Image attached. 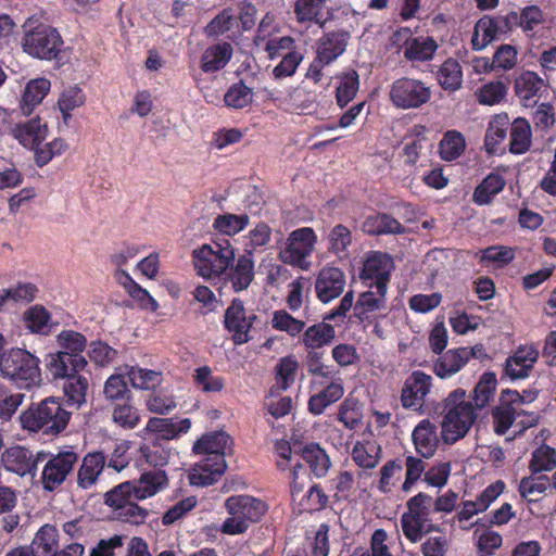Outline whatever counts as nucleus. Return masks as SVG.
<instances>
[{
    "mask_svg": "<svg viewBox=\"0 0 556 556\" xmlns=\"http://www.w3.org/2000/svg\"><path fill=\"white\" fill-rule=\"evenodd\" d=\"M167 476L164 470L148 471L139 480L125 481L104 494V504L109 506L118 521L132 526L143 525L149 510L138 501L146 500L167 486Z\"/></svg>",
    "mask_w": 556,
    "mask_h": 556,
    "instance_id": "1",
    "label": "nucleus"
},
{
    "mask_svg": "<svg viewBox=\"0 0 556 556\" xmlns=\"http://www.w3.org/2000/svg\"><path fill=\"white\" fill-rule=\"evenodd\" d=\"M71 416L61 397L49 396L22 412L20 422L24 430L53 439L66 429Z\"/></svg>",
    "mask_w": 556,
    "mask_h": 556,
    "instance_id": "2",
    "label": "nucleus"
},
{
    "mask_svg": "<svg viewBox=\"0 0 556 556\" xmlns=\"http://www.w3.org/2000/svg\"><path fill=\"white\" fill-rule=\"evenodd\" d=\"M444 417L442 437L445 443H455L463 439L477 419V408L467 399L464 389L450 392L443 401Z\"/></svg>",
    "mask_w": 556,
    "mask_h": 556,
    "instance_id": "3",
    "label": "nucleus"
},
{
    "mask_svg": "<svg viewBox=\"0 0 556 556\" xmlns=\"http://www.w3.org/2000/svg\"><path fill=\"white\" fill-rule=\"evenodd\" d=\"M62 351L50 354L47 368L52 376H66L68 371H83L88 365L83 355L87 346L86 337L74 330H63L58 336Z\"/></svg>",
    "mask_w": 556,
    "mask_h": 556,
    "instance_id": "4",
    "label": "nucleus"
},
{
    "mask_svg": "<svg viewBox=\"0 0 556 556\" xmlns=\"http://www.w3.org/2000/svg\"><path fill=\"white\" fill-rule=\"evenodd\" d=\"M0 374L20 388H31L41 380L39 359L30 352L15 348L0 356Z\"/></svg>",
    "mask_w": 556,
    "mask_h": 556,
    "instance_id": "5",
    "label": "nucleus"
},
{
    "mask_svg": "<svg viewBox=\"0 0 556 556\" xmlns=\"http://www.w3.org/2000/svg\"><path fill=\"white\" fill-rule=\"evenodd\" d=\"M432 504V496L424 492H419L407 501V511L401 517V527L409 542L417 543L424 534L438 530L430 520Z\"/></svg>",
    "mask_w": 556,
    "mask_h": 556,
    "instance_id": "6",
    "label": "nucleus"
},
{
    "mask_svg": "<svg viewBox=\"0 0 556 556\" xmlns=\"http://www.w3.org/2000/svg\"><path fill=\"white\" fill-rule=\"evenodd\" d=\"M192 255L199 275L204 278L220 276L235 260V251L226 239L223 242L203 244Z\"/></svg>",
    "mask_w": 556,
    "mask_h": 556,
    "instance_id": "7",
    "label": "nucleus"
},
{
    "mask_svg": "<svg viewBox=\"0 0 556 556\" xmlns=\"http://www.w3.org/2000/svg\"><path fill=\"white\" fill-rule=\"evenodd\" d=\"M22 46L24 52L28 55L39 60L52 61L60 59L64 40L56 28L49 25H38L25 34Z\"/></svg>",
    "mask_w": 556,
    "mask_h": 556,
    "instance_id": "8",
    "label": "nucleus"
},
{
    "mask_svg": "<svg viewBox=\"0 0 556 556\" xmlns=\"http://www.w3.org/2000/svg\"><path fill=\"white\" fill-rule=\"evenodd\" d=\"M79 456L73 448L60 451L56 454L48 452L45 459L39 482L46 492H54L61 489L64 482L74 472Z\"/></svg>",
    "mask_w": 556,
    "mask_h": 556,
    "instance_id": "9",
    "label": "nucleus"
},
{
    "mask_svg": "<svg viewBox=\"0 0 556 556\" xmlns=\"http://www.w3.org/2000/svg\"><path fill=\"white\" fill-rule=\"evenodd\" d=\"M317 235L311 227H302L291 231L286 240L285 247L280 249L278 258L288 265L307 269L308 257L312 255Z\"/></svg>",
    "mask_w": 556,
    "mask_h": 556,
    "instance_id": "10",
    "label": "nucleus"
},
{
    "mask_svg": "<svg viewBox=\"0 0 556 556\" xmlns=\"http://www.w3.org/2000/svg\"><path fill=\"white\" fill-rule=\"evenodd\" d=\"M353 304V291H349L341 299L340 304L327 313L321 323L314 324L303 330L302 343L306 349L319 350L329 345L336 338V330L331 324L326 320H336L338 317H345Z\"/></svg>",
    "mask_w": 556,
    "mask_h": 556,
    "instance_id": "11",
    "label": "nucleus"
},
{
    "mask_svg": "<svg viewBox=\"0 0 556 556\" xmlns=\"http://www.w3.org/2000/svg\"><path fill=\"white\" fill-rule=\"evenodd\" d=\"M431 96V89L425 81L410 77L395 79L389 91L390 101L401 110L419 109L430 101Z\"/></svg>",
    "mask_w": 556,
    "mask_h": 556,
    "instance_id": "12",
    "label": "nucleus"
},
{
    "mask_svg": "<svg viewBox=\"0 0 556 556\" xmlns=\"http://www.w3.org/2000/svg\"><path fill=\"white\" fill-rule=\"evenodd\" d=\"M432 377L421 370H414L404 381L401 390V404L405 409L418 414L426 412V397L432 389Z\"/></svg>",
    "mask_w": 556,
    "mask_h": 556,
    "instance_id": "13",
    "label": "nucleus"
},
{
    "mask_svg": "<svg viewBox=\"0 0 556 556\" xmlns=\"http://www.w3.org/2000/svg\"><path fill=\"white\" fill-rule=\"evenodd\" d=\"M47 457L48 452L46 451H38L34 454L24 446L15 445L2 452L1 463L5 470L17 476L25 477L30 475L35 477L38 464L45 462Z\"/></svg>",
    "mask_w": 556,
    "mask_h": 556,
    "instance_id": "14",
    "label": "nucleus"
},
{
    "mask_svg": "<svg viewBox=\"0 0 556 556\" xmlns=\"http://www.w3.org/2000/svg\"><path fill=\"white\" fill-rule=\"evenodd\" d=\"M393 268V260L389 254L372 252L364 262L361 278L370 289H389Z\"/></svg>",
    "mask_w": 556,
    "mask_h": 556,
    "instance_id": "15",
    "label": "nucleus"
},
{
    "mask_svg": "<svg viewBox=\"0 0 556 556\" xmlns=\"http://www.w3.org/2000/svg\"><path fill=\"white\" fill-rule=\"evenodd\" d=\"M255 320L256 315H247L243 302L233 299L225 312L224 327L232 334L233 343L241 345L251 340L249 332Z\"/></svg>",
    "mask_w": 556,
    "mask_h": 556,
    "instance_id": "16",
    "label": "nucleus"
},
{
    "mask_svg": "<svg viewBox=\"0 0 556 556\" xmlns=\"http://www.w3.org/2000/svg\"><path fill=\"white\" fill-rule=\"evenodd\" d=\"M482 352H484L482 344L447 350L439 354L433 364V371L439 378L447 379L457 374L471 358L479 357Z\"/></svg>",
    "mask_w": 556,
    "mask_h": 556,
    "instance_id": "17",
    "label": "nucleus"
},
{
    "mask_svg": "<svg viewBox=\"0 0 556 556\" xmlns=\"http://www.w3.org/2000/svg\"><path fill=\"white\" fill-rule=\"evenodd\" d=\"M387 293L388 289H368L358 295L355 304H352L354 317L362 324L371 325L379 317H384L386 314L378 316L380 311H387Z\"/></svg>",
    "mask_w": 556,
    "mask_h": 556,
    "instance_id": "18",
    "label": "nucleus"
},
{
    "mask_svg": "<svg viewBox=\"0 0 556 556\" xmlns=\"http://www.w3.org/2000/svg\"><path fill=\"white\" fill-rule=\"evenodd\" d=\"M547 89L548 83L532 71H523L514 81L515 94L526 108L536 105Z\"/></svg>",
    "mask_w": 556,
    "mask_h": 556,
    "instance_id": "19",
    "label": "nucleus"
},
{
    "mask_svg": "<svg viewBox=\"0 0 556 556\" xmlns=\"http://www.w3.org/2000/svg\"><path fill=\"white\" fill-rule=\"evenodd\" d=\"M539 359V351L533 345H520L504 364V376L511 381L526 379L534 368Z\"/></svg>",
    "mask_w": 556,
    "mask_h": 556,
    "instance_id": "20",
    "label": "nucleus"
},
{
    "mask_svg": "<svg viewBox=\"0 0 556 556\" xmlns=\"http://www.w3.org/2000/svg\"><path fill=\"white\" fill-rule=\"evenodd\" d=\"M345 283V274L340 268L326 266L316 277V295L323 303H329L343 293Z\"/></svg>",
    "mask_w": 556,
    "mask_h": 556,
    "instance_id": "21",
    "label": "nucleus"
},
{
    "mask_svg": "<svg viewBox=\"0 0 556 556\" xmlns=\"http://www.w3.org/2000/svg\"><path fill=\"white\" fill-rule=\"evenodd\" d=\"M10 134L25 149L34 151L39 149L48 137V126L39 117L16 123L11 127Z\"/></svg>",
    "mask_w": 556,
    "mask_h": 556,
    "instance_id": "22",
    "label": "nucleus"
},
{
    "mask_svg": "<svg viewBox=\"0 0 556 556\" xmlns=\"http://www.w3.org/2000/svg\"><path fill=\"white\" fill-rule=\"evenodd\" d=\"M229 515H238L249 525L257 522L267 511V504L250 495H232L225 502Z\"/></svg>",
    "mask_w": 556,
    "mask_h": 556,
    "instance_id": "23",
    "label": "nucleus"
},
{
    "mask_svg": "<svg viewBox=\"0 0 556 556\" xmlns=\"http://www.w3.org/2000/svg\"><path fill=\"white\" fill-rule=\"evenodd\" d=\"M190 427L191 421L189 418L175 421L173 418L151 417L143 431L154 437L152 441L161 442L177 439L181 434L187 433Z\"/></svg>",
    "mask_w": 556,
    "mask_h": 556,
    "instance_id": "24",
    "label": "nucleus"
},
{
    "mask_svg": "<svg viewBox=\"0 0 556 556\" xmlns=\"http://www.w3.org/2000/svg\"><path fill=\"white\" fill-rule=\"evenodd\" d=\"M106 465V457L103 452L96 451L87 453L77 470V485L83 490L91 489L98 481Z\"/></svg>",
    "mask_w": 556,
    "mask_h": 556,
    "instance_id": "25",
    "label": "nucleus"
},
{
    "mask_svg": "<svg viewBox=\"0 0 556 556\" xmlns=\"http://www.w3.org/2000/svg\"><path fill=\"white\" fill-rule=\"evenodd\" d=\"M412 441L415 450L422 458H431L439 444L437 435V426L429 419H422L413 430Z\"/></svg>",
    "mask_w": 556,
    "mask_h": 556,
    "instance_id": "26",
    "label": "nucleus"
},
{
    "mask_svg": "<svg viewBox=\"0 0 556 556\" xmlns=\"http://www.w3.org/2000/svg\"><path fill=\"white\" fill-rule=\"evenodd\" d=\"M231 444L232 439L228 433L225 431H214L199 439L192 450L195 454L204 455V458L217 462L218 456L225 459L226 450Z\"/></svg>",
    "mask_w": 556,
    "mask_h": 556,
    "instance_id": "27",
    "label": "nucleus"
},
{
    "mask_svg": "<svg viewBox=\"0 0 556 556\" xmlns=\"http://www.w3.org/2000/svg\"><path fill=\"white\" fill-rule=\"evenodd\" d=\"M350 39V33L343 29L325 33L318 40L316 54L330 64L342 55Z\"/></svg>",
    "mask_w": 556,
    "mask_h": 556,
    "instance_id": "28",
    "label": "nucleus"
},
{
    "mask_svg": "<svg viewBox=\"0 0 556 556\" xmlns=\"http://www.w3.org/2000/svg\"><path fill=\"white\" fill-rule=\"evenodd\" d=\"M226 468V460L222 456L217 457V462L203 457L190 473V483L197 486L212 485L224 475Z\"/></svg>",
    "mask_w": 556,
    "mask_h": 556,
    "instance_id": "29",
    "label": "nucleus"
},
{
    "mask_svg": "<svg viewBox=\"0 0 556 556\" xmlns=\"http://www.w3.org/2000/svg\"><path fill=\"white\" fill-rule=\"evenodd\" d=\"M362 230L368 236L404 235L406 228L392 215L377 212L365 217Z\"/></svg>",
    "mask_w": 556,
    "mask_h": 556,
    "instance_id": "30",
    "label": "nucleus"
},
{
    "mask_svg": "<svg viewBox=\"0 0 556 556\" xmlns=\"http://www.w3.org/2000/svg\"><path fill=\"white\" fill-rule=\"evenodd\" d=\"M54 379H65L63 384L65 403L70 407L79 408L86 403L88 379L80 371H68L66 376H52Z\"/></svg>",
    "mask_w": 556,
    "mask_h": 556,
    "instance_id": "31",
    "label": "nucleus"
},
{
    "mask_svg": "<svg viewBox=\"0 0 556 556\" xmlns=\"http://www.w3.org/2000/svg\"><path fill=\"white\" fill-rule=\"evenodd\" d=\"M344 394L341 378L330 381L321 391L308 399L307 408L314 416L321 415L327 407L338 402Z\"/></svg>",
    "mask_w": 556,
    "mask_h": 556,
    "instance_id": "32",
    "label": "nucleus"
},
{
    "mask_svg": "<svg viewBox=\"0 0 556 556\" xmlns=\"http://www.w3.org/2000/svg\"><path fill=\"white\" fill-rule=\"evenodd\" d=\"M29 548L33 556H55L59 548V531L56 527L50 523L40 527Z\"/></svg>",
    "mask_w": 556,
    "mask_h": 556,
    "instance_id": "33",
    "label": "nucleus"
},
{
    "mask_svg": "<svg viewBox=\"0 0 556 556\" xmlns=\"http://www.w3.org/2000/svg\"><path fill=\"white\" fill-rule=\"evenodd\" d=\"M496 16L484 15L475 25L471 45L473 50H482L490 42L503 36Z\"/></svg>",
    "mask_w": 556,
    "mask_h": 556,
    "instance_id": "34",
    "label": "nucleus"
},
{
    "mask_svg": "<svg viewBox=\"0 0 556 556\" xmlns=\"http://www.w3.org/2000/svg\"><path fill=\"white\" fill-rule=\"evenodd\" d=\"M232 56V47L229 42L210 46L201 58V70L204 73H215L224 68Z\"/></svg>",
    "mask_w": 556,
    "mask_h": 556,
    "instance_id": "35",
    "label": "nucleus"
},
{
    "mask_svg": "<svg viewBox=\"0 0 556 556\" xmlns=\"http://www.w3.org/2000/svg\"><path fill=\"white\" fill-rule=\"evenodd\" d=\"M519 409L509 400L505 399L501 391L498 404L492 409L494 432L498 435L505 434L516 418L520 416Z\"/></svg>",
    "mask_w": 556,
    "mask_h": 556,
    "instance_id": "36",
    "label": "nucleus"
},
{
    "mask_svg": "<svg viewBox=\"0 0 556 556\" xmlns=\"http://www.w3.org/2000/svg\"><path fill=\"white\" fill-rule=\"evenodd\" d=\"M50 88L51 83L45 77L29 80L21 100V110L23 114L30 115L34 109L42 102Z\"/></svg>",
    "mask_w": 556,
    "mask_h": 556,
    "instance_id": "37",
    "label": "nucleus"
},
{
    "mask_svg": "<svg viewBox=\"0 0 556 556\" xmlns=\"http://www.w3.org/2000/svg\"><path fill=\"white\" fill-rule=\"evenodd\" d=\"M509 152L516 155L525 154L531 148L532 131L526 118L518 117L510 123Z\"/></svg>",
    "mask_w": 556,
    "mask_h": 556,
    "instance_id": "38",
    "label": "nucleus"
},
{
    "mask_svg": "<svg viewBox=\"0 0 556 556\" xmlns=\"http://www.w3.org/2000/svg\"><path fill=\"white\" fill-rule=\"evenodd\" d=\"M510 119L506 113L495 115L489 123L485 137V151L493 155L498 151L500 144L505 140L508 129H510Z\"/></svg>",
    "mask_w": 556,
    "mask_h": 556,
    "instance_id": "39",
    "label": "nucleus"
},
{
    "mask_svg": "<svg viewBox=\"0 0 556 556\" xmlns=\"http://www.w3.org/2000/svg\"><path fill=\"white\" fill-rule=\"evenodd\" d=\"M301 458L316 478H323L331 467L329 455L317 443H308L301 451Z\"/></svg>",
    "mask_w": 556,
    "mask_h": 556,
    "instance_id": "40",
    "label": "nucleus"
},
{
    "mask_svg": "<svg viewBox=\"0 0 556 556\" xmlns=\"http://www.w3.org/2000/svg\"><path fill=\"white\" fill-rule=\"evenodd\" d=\"M326 0H295L294 14L300 24L314 23L320 28L325 27L327 18L324 17Z\"/></svg>",
    "mask_w": 556,
    "mask_h": 556,
    "instance_id": "41",
    "label": "nucleus"
},
{
    "mask_svg": "<svg viewBox=\"0 0 556 556\" xmlns=\"http://www.w3.org/2000/svg\"><path fill=\"white\" fill-rule=\"evenodd\" d=\"M381 446L375 441H357L351 452L353 462L363 469H374L381 458Z\"/></svg>",
    "mask_w": 556,
    "mask_h": 556,
    "instance_id": "42",
    "label": "nucleus"
},
{
    "mask_svg": "<svg viewBox=\"0 0 556 556\" xmlns=\"http://www.w3.org/2000/svg\"><path fill=\"white\" fill-rule=\"evenodd\" d=\"M476 256L481 265L492 264L495 269H502L515 260L516 253L514 248L497 244L480 250Z\"/></svg>",
    "mask_w": 556,
    "mask_h": 556,
    "instance_id": "43",
    "label": "nucleus"
},
{
    "mask_svg": "<svg viewBox=\"0 0 556 556\" xmlns=\"http://www.w3.org/2000/svg\"><path fill=\"white\" fill-rule=\"evenodd\" d=\"M437 50L438 43L432 37H414L408 41L403 54L407 61L425 62L432 60Z\"/></svg>",
    "mask_w": 556,
    "mask_h": 556,
    "instance_id": "44",
    "label": "nucleus"
},
{
    "mask_svg": "<svg viewBox=\"0 0 556 556\" xmlns=\"http://www.w3.org/2000/svg\"><path fill=\"white\" fill-rule=\"evenodd\" d=\"M497 388L496 374L485 371L480 377L472 391V401L477 409H483L493 400Z\"/></svg>",
    "mask_w": 556,
    "mask_h": 556,
    "instance_id": "45",
    "label": "nucleus"
},
{
    "mask_svg": "<svg viewBox=\"0 0 556 556\" xmlns=\"http://www.w3.org/2000/svg\"><path fill=\"white\" fill-rule=\"evenodd\" d=\"M504 187V178L500 174L491 173L476 187L472 199L479 205L489 204Z\"/></svg>",
    "mask_w": 556,
    "mask_h": 556,
    "instance_id": "46",
    "label": "nucleus"
},
{
    "mask_svg": "<svg viewBox=\"0 0 556 556\" xmlns=\"http://www.w3.org/2000/svg\"><path fill=\"white\" fill-rule=\"evenodd\" d=\"M339 78L336 102L339 108L343 109L356 97L359 89V76L355 70H349L342 73Z\"/></svg>",
    "mask_w": 556,
    "mask_h": 556,
    "instance_id": "47",
    "label": "nucleus"
},
{
    "mask_svg": "<svg viewBox=\"0 0 556 556\" xmlns=\"http://www.w3.org/2000/svg\"><path fill=\"white\" fill-rule=\"evenodd\" d=\"M438 81L444 90L456 91L463 85V71L459 62L448 58L438 71Z\"/></svg>",
    "mask_w": 556,
    "mask_h": 556,
    "instance_id": "48",
    "label": "nucleus"
},
{
    "mask_svg": "<svg viewBox=\"0 0 556 556\" xmlns=\"http://www.w3.org/2000/svg\"><path fill=\"white\" fill-rule=\"evenodd\" d=\"M465 149V137L458 130L446 131L439 144L440 156L447 162L457 160L464 153Z\"/></svg>",
    "mask_w": 556,
    "mask_h": 556,
    "instance_id": "49",
    "label": "nucleus"
},
{
    "mask_svg": "<svg viewBox=\"0 0 556 556\" xmlns=\"http://www.w3.org/2000/svg\"><path fill=\"white\" fill-rule=\"evenodd\" d=\"M327 249L329 252L341 256L346 255L353 237L349 227L343 224L334 225L326 236Z\"/></svg>",
    "mask_w": 556,
    "mask_h": 556,
    "instance_id": "50",
    "label": "nucleus"
},
{
    "mask_svg": "<svg viewBox=\"0 0 556 556\" xmlns=\"http://www.w3.org/2000/svg\"><path fill=\"white\" fill-rule=\"evenodd\" d=\"M403 466L405 467V479L401 489L404 493H408L421 477H425L427 464L421 456L417 457L409 453L405 455Z\"/></svg>",
    "mask_w": 556,
    "mask_h": 556,
    "instance_id": "51",
    "label": "nucleus"
},
{
    "mask_svg": "<svg viewBox=\"0 0 556 556\" xmlns=\"http://www.w3.org/2000/svg\"><path fill=\"white\" fill-rule=\"evenodd\" d=\"M254 278V263L247 256H240L232 268L230 280L236 292L248 289Z\"/></svg>",
    "mask_w": 556,
    "mask_h": 556,
    "instance_id": "52",
    "label": "nucleus"
},
{
    "mask_svg": "<svg viewBox=\"0 0 556 556\" xmlns=\"http://www.w3.org/2000/svg\"><path fill=\"white\" fill-rule=\"evenodd\" d=\"M250 217L247 214L225 213L217 215L213 222V227L220 233L235 236L242 231L249 225Z\"/></svg>",
    "mask_w": 556,
    "mask_h": 556,
    "instance_id": "53",
    "label": "nucleus"
},
{
    "mask_svg": "<svg viewBox=\"0 0 556 556\" xmlns=\"http://www.w3.org/2000/svg\"><path fill=\"white\" fill-rule=\"evenodd\" d=\"M328 502L329 497L320 484L315 483L302 495L298 504L301 513H315L326 508Z\"/></svg>",
    "mask_w": 556,
    "mask_h": 556,
    "instance_id": "54",
    "label": "nucleus"
},
{
    "mask_svg": "<svg viewBox=\"0 0 556 556\" xmlns=\"http://www.w3.org/2000/svg\"><path fill=\"white\" fill-rule=\"evenodd\" d=\"M556 467V450L547 444H541L532 452L529 469L531 472L539 473L551 471Z\"/></svg>",
    "mask_w": 556,
    "mask_h": 556,
    "instance_id": "55",
    "label": "nucleus"
},
{
    "mask_svg": "<svg viewBox=\"0 0 556 556\" xmlns=\"http://www.w3.org/2000/svg\"><path fill=\"white\" fill-rule=\"evenodd\" d=\"M549 486V478L545 475L525 477L520 480L518 491L528 503L536 502L534 495L543 494Z\"/></svg>",
    "mask_w": 556,
    "mask_h": 556,
    "instance_id": "56",
    "label": "nucleus"
},
{
    "mask_svg": "<svg viewBox=\"0 0 556 556\" xmlns=\"http://www.w3.org/2000/svg\"><path fill=\"white\" fill-rule=\"evenodd\" d=\"M140 453L146 462L155 468L154 471L167 465L170 450L163 446L161 442L151 441L140 446Z\"/></svg>",
    "mask_w": 556,
    "mask_h": 556,
    "instance_id": "57",
    "label": "nucleus"
},
{
    "mask_svg": "<svg viewBox=\"0 0 556 556\" xmlns=\"http://www.w3.org/2000/svg\"><path fill=\"white\" fill-rule=\"evenodd\" d=\"M387 541V531L377 529L371 534L369 548L356 547L350 556H393Z\"/></svg>",
    "mask_w": 556,
    "mask_h": 556,
    "instance_id": "58",
    "label": "nucleus"
},
{
    "mask_svg": "<svg viewBox=\"0 0 556 556\" xmlns=\"http://www.w3.org/2000/svg\"><path fill=\"white\" fill-rule=\"evenodd\" d=\"M299 363L293 355L279 359L276 365V383L280 390H287L295 381Z\"/></svg>",
    "mask_w": 556,
    "mask_h": 556,
    "instance_id": "59",
    "label": "nucleus"
},
{
    "mask_svg": "<svg viewBox=\"0 0 556 556\" xmlns=\"http://www.w3.org/2000/svg\"><path fill=\"white\" fill-rule=\"evenodd\" d=\"M271 327L278 331H285L291 337H296L303 332L305 323L294 318L285 309H278L273 313Z\"/></svg>",
    "mask_w": 556,
    "mask_h": 556,
    "instance_id": "60",
    "label": "nucleus"
},
{
    "mask_svg": "<svg viewBox=\"0 0 556 556\" xmlns=\"http://www.w3.org/2000/svg\"><path fill=\"white\" fill-rule=\"evenodd\" d=\"M24 396V394L12 392L7 386L0 383V420H11L22 405Z\"/></svg>",
    "mask_w": 556,
    "mask_h": 556,
    "instance_id": "61",
    "label": "nucleus"
},
{
    "mask_svg": "<svg viewBox=\"0 0 556 556\" xmlns=\"http://www.w3.org/2000/svg\"><path fill=\"white\" fill-rule=\"evenodd\" d=\"M129 400L123 403H116L113 408V421L124 429H134L140 421V415L136 407L128 403Z\"/></svg>",
    "mask_w": 556,
    "mask_h": 556,
    "instance_id": "62",
    "label": "nucleus"
},
{
    "mask_svg": "<svg viewBox=\"0 0 556 556\" xmlns=\"http://www.w3.org/2000/svg\"><path fill=\"white\" fill-rule=\"evenodd\" d=\"M225 104L232 109H243L253 101L252 89L242 81L236 83L229 87L224 96Z\"/></svg>",
    "mask_w": 556,
    "mask_h": 556,
    "instance_id": "63",
    "label": "nucleus"
},
{
    "mask_svg": "<svg viewBox=\"0 0 556 556\" xmlns=\"http://www.w3.org/2000/svg\"><path fill=\"white\" fill-rule=\"evenodd\" d=\"M85 103V94L83 90L77 87H70L64 90L58 101L59 109L63 115L65 123L72 117L71 112L81 106Z\"/></svg>",
    "mask_w": 556,
    "mask_h": 556,
    "instance_id": "64",
    "label": "nucleus"
}]
</instances>
